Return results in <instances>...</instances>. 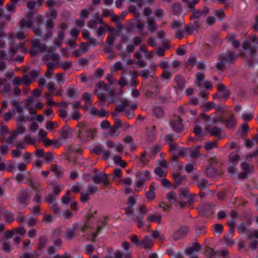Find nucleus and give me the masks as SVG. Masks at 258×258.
Wrapping results in <instances>:
<instances>
[{
	"mask_svg": "<svg viewBox=\"0 0 258 258\" xmlns=\"http://www.w3.org/2000/svg\"><path fill=\"white\" fill-rule=\"evenodd\" d=\"M44 113L47 116L48 118L51 119L54 116L52 109L50 108H46L44 110Z\"/></svg>",
	"mask_w": 258,
	"mask_h": 258,
	"instance_id": "41",
	"label": "nucleus"
},
{
	"mask_svg": "<svg viewBox=\"0 0 258 258\" xmlns=\"http://www.w3.org/2000/svg\"><path fill=\"white\" fill-rule=\"evenodd\" d=\"M200 249V246L197 243H195L192 246L188 248L187 253L189 254H192L195 252H197Z\"/></svg>",
	"mask_w": 258,
	"mask_h": 258,
	"instance_id": "24",
	"label": "nucleus"
},
{
	"mask_svg": "<svg viewBox=\"0 0 258 258\" xmlns=\"http://www.w3.org/2000/svg\"><path fill=\"white\" fill-rule=\"evenodd\" d=\"M35 6V3L34 2H29L27 5V8L25 10V13L30 14H33L34 13L33 9Z\"/></svg>",
	"mask_w": 258,
	"mask_h": 258,
	"instance_id": "29",
	"label": "nucleus"
},
{
	"mask_svg": "<svg viewBox=\"0 0 258 258\" xmlns=\"http://www.w3.org/2000/svg\"><path fill=\"white\" fill-rule=\"evenodd\" d=\"M214 14L220 19H221L225 17L224 13L221 9L216 10L214 12Z\"/></svg>",
	"mask_w": 258,
	"mask_h": 258,
	"instance_id": "49",
	"label": "nucleus"
},
{
	"mask_svg": "<svg viewBox=\"0 0 258 258\" xmlns=\"http://www.w3.org/2000/svg\"><path fill=\"white\" fill-rule=\"evenodd\" d=\"M199 187L201 189L206 188L208 185V183L204 179H201L198 181Z\"/></svg>",
	"mask_w": 258,
	"mask_h": 258,
	"instance_id": "54",
	"label": "nucleus"
},
{
	"mask_svg": "<svg viewBox=\"0 0 258 258\" xmlns=\"http://www.w3.org/2000/svg\"><path fill=\"white\" fill-rule=\"evenodd\" d=\"M5 217L6 221L9 223H11L14 220V216L11 212H6L5 214Z\"/></svg>",
	"mask_w": 258,
	"mask_h": 258,
	"instance_id": "43",
	"label": "nucleus"
},
{
	"mask_svg": "<svg viewBox=\"0 0 258 258\" xmlns=\"http://www.w3.org/2000/svg\"><path fill=\"white\" fill-rule=\"evenodd\" d=\"M166 198L170 203L175 204L176 206H179V202H180L179 199V198L178 199H177L176 195L174 192L171 191L167 194Z\"/></svg>",
	"mask_w": 258,
	"mask_h": 258,
	"instance_id": "15",
	"label": "nucleus"
},
{
	"mask_svg": "<svg viewBox=\"0 0 258 258\" xmlns=\"http://www.w3.org/2000/svg\"><path fill=\"white\" fill-rule=\"evenodd\" d=\"M142 243L145 248L150 247L153 243L151 237L150 236L145 237L142 240Z\"/></svg>",
	"mask_w": 258,
	"mask_h": 258,
	"instance_id": "23",
	"label": "nucleus"
},
{
	"mask_svg": "<svg viewBox=\"0 0 258 258\" xmlns=\"http://www.w3.org/2000/svg\"><path fill=\"white\" fill-rule=\"evenodd\" d=\"M83 98L87 103H91L93 100L92 95L88 93H85L83 95Z\"/></svg>",
	"mask_w": 258,
	"mask_h": 258,
	"instance_id": "45",
	"label": "nucleus"
},
{
	"mask_svg": "<svg viewBox=\"0 0 258 258\" xmlns=\"http://www.w3.org/2000/svg\"><path fill=\"white\" fill-rule=\"evenodd\" d=\"M129 1L136 4L138 8H140L142 6L143 3V0H129Z\"/></svg>",
	"mask_w": 258,
	"mask_h": 258,
	"instance_id": "61",
	"label": "nucleus"
},
{
	"mask_svg": "<svg viewBox=\"0 0 258 258\" xmlns=\"http://www.w3.org/2000/svg\"><path fill=\"white\" fill-rule=\"evenodd\" d=\"M68 94L72 97H75L77 95V91L75 88L69 87L67 90Z\"/></svg>",
	"mask_w": 258,
	"mask_h": 258,
	"instance_id": "48",
	"label": "nucleus"
},
{
	"mask_svg": "<svg viewBox=\"0 0 258 258\" xmlns=\"http://www.w3.org/2000/svg\"><path fill=\"white\" fill-rule=\"evenodd\" d=\"M11 248L10 244L7 243H4L3 245L2 249L3 250L8 252L10 250Z\"/></svg>",
	"mask_w": 258,
	"mask_h": 258,
	"instance_id": "64",
	"label": "nucleus"
},
{
	"mask_svg": "<svg viewBox=\"0 0 258 258\" xmlns=\"http://www.w3.org/2000/svg\"><path fill=\"white\" fill-rule=\"evenodd\" d=\"M15 235H19L22 237L26 234V231L23 228L20 227L14 230Z\"/></svg>",
	"mask_w": 258,
	"mask_h": 258,
	"instance_id": "40",
	"label": "nucleus"
},
{
	"mask_svg": "<svg viewBox=\"0 0 258 258\" xmlns=\"http://www.w3.org/2000/svg\"><path fill=\"white\" fill-rule=\"evenodd\" d=\"M179 206L183 207L186 203L189 202L191 198L189 197V191L187 188L181 189L179 190Z\"/></svg>",
	"mask_w": 258,
	"mask_h": 258,
	"instance_id": "5",
	"label": "nucleus"
},
{
	"mask_svg": "<svg viewBox=\"0 0 258 258\" xmlns=\"http://www.w3.org/2000/svg\"><path fill=\"white\" fill-rule=\"evenodd\" d=\"M120 124V120L116 121V125L110 128L109 134L111 136H117L119 135L118 126Z\"/></svg>",
	"mask_w": 258,
	"mask_h": 258,
	"instance_id": "17",
	"label": "nucleus"
},
{
	"mask_svg": "<svg viewBox=\"0 0 258 258\" xmlns=\"http://www.w3.org/2000/svg\"><path fill=\"white\" fill-rule=\"evenodd\" d=\"M170 151L173 155L175 156L178 157L184 154L185 149L178 147L177 145L172 144L170 146Z\"/></svg>",
	"mask_w": 258,
	"mask_h": 258,
	"instance_id": "14",
	"label": "nucleus"
},
{
	"mask_svg": "<svg viewBox=\"0 0 258 258\" xmlns=\"http://www.w3.org/2000/svg\"><path fill=\"white\" fill-rule=\"evenodd\" d=\"M91 11V9L89 10H83L80 13L81 18L83 20L86 19L88 17V15L90 14Z\"/></svg>",
	"mask_w": 258,
	"mask_h": 258,
	"instance_id": "42",
	"label": "nucleus"
},
{
	"mask_svg": "<svg viewBox=\"0 0 258 258\" xmlns=\"http://www.w3.org/2000/svg\"><path fill=\"white\" fill-rule=\"evenodd\" d=\"M175 81L177 87L181 89L184 87V81L183 78L179 76H176L175 78Z\"/></svg>",
	"mask_w": 258,
	"mask_h": 258,
	"instance_id": "30",
	"label": "nucleus"
},
{
	"mask_svg": "<svg viewBox=\"0 0 258 258\" xmlns=\"http://www.w3.org/2000/svg\"><path fill=\"white\" fill-rule=\"evenodd\" d=\"M148 30L150 31H153L157 29V27L153 20H149L148 22Z\"/></svg>",
	"mask_w": 258,
	"mask_h": 258,
	"instance_id": "32",
	"label": "nucleus"
},
{
	"mask_svg": "<svg viewBox=\"0 0 258 258\" xmlns=\"http://www.w3.org/2000/svg\"><path fill=\"white\" fill-rule=\"evenodd\" d=\"M218 92L217 95L219 96L221 100H225L230 96V93L228 90L226 89L223 84L218 85Z\"/></svg>",
	"mask_w": 258,
	"mask_h": 258,
	"instance_id": "10",
	"label": "nucleus"
},
{
	"mask_svg": "<svg viewBox=\"0 0 258 258\" xmlns=\"http://www.w3.org/2000/svg\"><path fill=\"white\" fill-rule=\"evenodd\" d=\"M257 43L258 39L254 35L250 36L249 40L245 41L243 44L242 48L243 51L242 52L241 54L244 55V51H245L252 55L256 51V45Z\"/></svg>",
	"mask_w": 258,
	"mask_h": 258,
	"instance_id": "3",
	"label": "nucleus"
},
{
	"mask_svg": "<svg viewBox=\"0 0 258 258\" xmlns=\"http://www.w3.org/2000/svg\"><path fill=\"white\" fill-rule=\"evenodd\" d=\"M155 187L153 185H151L150 186V190L146 192V196L149 199H153L155 197Z\"/></svg>",
	"mask_w": 258,
	"mask_h": 258,
	"instance_id": "27",
	"label": "nucleus"
},
{
	"mask_svg": "<svg viewBox=\"0 0 258 258\" xmlns=\"http://www.w3.org/2000/svg\"><path fill=\"white\" fill-rule=\"evenodd\" d=\"M30 158L31 155L28 153H26L23 156V160L26 163V164L30 162Z\"/></svg>",
	"mask_w": 258,
	"mask_h": 258,
	"instance_id": "62",
	"label": "nucleus"
},
{
	"mask_svg": "<svg viewBox=\"0 0 258 258\" xmlns=\"http://www.w3.org/2000/svg\"><path fill=\"white\" fill-rule=\"evenodd\" d=\"M71 116L72 119L77 120L81 118V114L78 111L74 110L71 113Z\"/></svg>",
	"mask_w": 258,
	"mask_h": 258,
	"instance_id": "44",
	"label": "nucleus"
},
{
	"mask_svg": "<svg viewBox=\"0 0 258 258\" xmlns=\"http://www.w3.org/2000/svg\"><path fill=\"white\" fill-rule=\"evenodd\" d=\"M46 202L49 204H53L54 201V197L52 195H49L46 198Z\"/></svg>",
	"mask_w": 258,
	"mask_h": 258,
	"instance_id": "63",
	"label": "nucleus"
},
{
	"mask_svg": "<svg viewBox=\"0 0 258 258\" xmlns=\"http://www.w3.org/2000/svg\"><path fill=\"white\" fill-rule=\"evenodd\" d=\"M114 177L115 178H119L121 176V170L120 169H115L114 170Z\"/></svg>",
	"mask_w": 258,
	"mask_h": 258,
	"instance_id": "58",
	"label": "nucleus"
},
{
	"mask_svg": "<svg viewBox=\"0 0 258 258\" xmlns=\"http://www.w3.org/2000/svg\"><path fill=\"white\" fill-rule=\"evenodd\" d=\"M236 57V55L233 54H230L229 56H227L225 54H222L220 56V59L224 60L225 59L226 61H231Z\"/></svg>",
	"mask_w": 258,
	"mask_h": 258,
	"instance_id": "36",
	"label": "nucleus"
},
{
	"mask_svg": "<svg viewBox=\"0 0 258 258\" xmlns=\"http://www.w3.org/2000/svg\"><path fill=\"white\" fill-rule=\"evenodd\" d=\"M24 108L21 106H18L15 109V117L19 122L26 121L28 120L27 116L23 115Z\"/></svg>",
	"mask_w": 258,
	"mask_h": 258,
	"instance_id": "11",
	"label": "nucleus"
},
{
	"mask_svg": "<svg viewBox=\"0 0 258 258\" xmlns=\"http://www.w3.org/2000/svg\"><path fill=\"white\" fill-rule=\"evenodd\" d=\"M63 189V186L58 185H55L53 186V194L55 196L57 195L62 189Z\"/></svg>",
	"mask_w": 258,
	"mask_h": 258,
	"instance_id": "53",
	"label": "nucleus"
},
{
	"mask_svg": "<svg viewBox=\"0 0 258 258\" xmlns=\"http://www.w3.org/2000/svg\"><path fill=\"white\" fill-rule=\"evenodd\" d=\"M204 147L207 150H210L217 147L216 143L215 142H206L205 144Z\"/></svg>",
	"mask_w": 258,
	"mask_h": 258,
	"instance_id": "35",
	"label": "nucleus"
},
{
	"mask_svg": "<svg viewBox=\"0 0 258 258\" xmlns=\"http://www.w3.org/2000/svg\"><path fill=\"white\" fill-rule=\"evenodd\" d=\"M171 125L174 130L177 132L180 131L183 126L181 119L178 116H174L171 121Z\"/></svg>",
	"mask_w": 258,
	"mask_h": 258,
	"instance_id": "13",
	"label": "nucleus"
},
{
	"mask_svg": "<svg viewBox=\"0 0 258 258\" xmlns=\"http://www.w3.org/2000/svg\"><path fill=\"white\" fill-rule=\"evenodd\" d=\"M33 15V14H30L25 13V16L20 23L21 28H27L32 26L33 23V21H32Z\"/></svg>",
	"mask_w": 258,
	"mask_h": 258,
	"instance_id": "8",
	"label": "nucleus"
},
{
	"mask_svg": "<svg viewBox=\"0 0 258 258\" xmlns=\"http://www.w3.org/2000/svg\"><path fill=\"white\" fill-rule=\"evenodd\" d=\"M140 200L141 198L138 196H136V197H130L128 199L127 204L130 207H132L134 206L135 204V199Z\"/></svg>",
	"mask_w": 258,
	"mask_h": 258,
	"instance_id": "38",
	"label": "nucleus"
},
{
	"mask_svg": "<svg viewBox=\"0 0 258 258\" xmlns=\"http://www.w3.org/2000/svg\"><path fill=\"white\" fill-rule=\"evenodd\" d=\"M110 126L109 122L107 120H103L100 123V126L102 129H106L109 128Z\"/></svg>",
	"mask_w": 258,
	"mask_h": 258,
	"instance_id": "56",
	"label": "nucleus"
},
{
	"mask_svg": "<svg viewBox=\"0 0 258 258\" xmlns=\"http://www.w3.org/2000/svg\"><path fill=\"white\" fill-rule=\"evenodd\" d=\"M70 191H68L67 192V195L64 196L62 198V202L64 204H68L70 201V198L68 197V195L70 194Z\"/></svg>",
	"mask_w": 258,
	"mask_h": 258,
	"instance_id": "60",
	"label": "nucleus"
},
{
	"mask_svg": "<svg viewBox=\"0 0 258 258\" xmlns=\"http://www.w3.org/2000/svg\"><path fill=\"white\" fill-rule=\"evenodd\" d=\"M47 135V133L45 130H44L43 129H40L38 132L39 140L40 141V140H42V139L45 138Z\"/></svg>",
	"mask_w": 258,
	"mask_h": 258,
	"instance_id": "52",
	"label": "nucleus"
},
{
	"mask_svg": "<svg viewBox=\"0 0 258 258\" xmlns=\"http://www.w3.org/2000/svg\"><path fill=\"white\" fill-rule=\"evenodd\" d=\"M155 172L157 175L160 177H164L166 175V172L165 170L163 169L161 167L156 168L155 169Z\"/></svg>",
	"mask_w": 258,
	"mask_h": 258,
	"instance_id": "39",
	"label": "nucleus"
},
{
	"mask_svg": "<svg viewBox=\"0 0 258 258\" xmlns=\"http://www.w3.org/2000/svg\"><path fill=\"white\" fill-rule=\"evenodd\" d=\"M122 69V65L120 61L116 62L111 67L112 71H115Z\"/></svg>",
	"mask_w": 258,
	"mask_h": 258,
	"instance_id": "37",
	"label": "nucleus"
},
{
	"mask_svg": "<svg viewBox=\"0 0 258 258\" xmlns=\"http://www.w3.org/2000/svg\"><path fill=\"white\" fill-rule=\"evenodd\" d=\"M47 71L46 76H49L52 73L53 69L55 68V64L53 62H49L47 64Z\"/></svg>",
	"mask_w": 258,
	"mask_h": 258,
	"instance_id": "33",
	"label": "nucleus"
},
{
	"mask_svg": "<svg viewBox=\"0 0 258 258\" xmlns=\"http://www.w3.org/2000/svg\"><path fill=\"white\" fill-rule=\"evenodd\" d=\"M74 231L75 229L74 228H72L71 229H69L67 232H66V238L68 240H71L73 238V236L74 235Z\"/></svg>",
	"mask_w": 258,
	"mask_h": 258,
	"instance_id": "46",
	"label": "nucleus"
},
{
	"mask_svg": "<svg viewBox=\"0 0 258 258\" xmlns=\"http://www.w3.org/2000/svg\"><path fill=\"white\" fill-rule=\"evenodd\" d=\"M32 44L33 45V47L37 49L38 50L42 51H46V47L43 45L41 44L40 43V42L39 40L38 39H33L32 41Z\"/></svg>",
	"mask_w": 258,
	"mask_h": 258,
	"instance_id": "16",
	"label": "nucleus"
},
{
	"mask_svg": "<svg viewBox=\"0 0 258 258\" xmlns=\"http://www.w3.org/2000/svg\"><path fill=\"white\" fill-rule=\"evenodd\" d=\"M240 158V155L237 152H232L230 154L229 161L231 163H234L239 160Z\"/></svg>",
	"mask_w": 258,
	"mask_h": 258,
	"instance_id": "21",
	"label": "nucleus"
},
{
	"mask_svg": "<svg viewBox=\"0 0 258 258\" xmlns=\"http://www.w3.org/2000/svg\"><path fill=\"white\" fill-rule=\"evenodd\" d=\"M160 147L158 146H155L151 148L149 151L146 153L147 156L153 157L159 151Z\"/></svg>",
	"mask_w": 258,
	"mask_h": 258,
	"instance_id": "18",
	"label": "nucleus"
},
{
	"mask_svg": "<svg viewBox=\"0 0 258 258\" xmlns=\"http://www.w3.org/2000/svg\"><path fill=\"white\" fill-rule=\"evenodd\" d=\"M92 179L96 183H102L104 185H107L109 182L107 175L102 172L94 176Z\"/></svg>",
	"mask_w": 258,
	"mask_h": 258,
	"instance_id": "9",
	"label": "nucleus"
},
{
	"mask_svg": "<svg viewBox=\"0 0 258 258\" xmlns=\"http://www.w3.org/2000/svg\"><path fill=\"white\" fill-rule=\"evenodd\" d=\"M32 79L29 76H25L22 79V83L25 85H28L31 83Z\"/></svg>",
	"mask_w": 258,
	"mask_h": 258,
	"instance_id": "50",
	"label": "nucleus"
},
{
	"mask_svg": "<svg viewBox=\"0 0 258 258\" xmlns=\"http://www.w3.org/2000/svg\"><path fill=\"white\" fill-rule=\"evenodd\" d=\"M57 127V124L54 123L52 121H49L47 122L46 128L48 131H52L54 128Z\"/></svg>",
	"mask_w": 258,
	"mask_h": 258,
	"instance_id": "47",
	"label": "nucleus"
},
{
	"mask_svg": "<svg viewBox=\"0 0 258 258\" xmlns=\"http://www.w3.org/2000/svg\"><path fill=\"white\" fill-rule=\"evenodd\" d=\"M213 229L215 232L217 233H221L222 232L223 226L221 224H216L214 225Z\"/></svg>",
	"mask_w": 258,
	"mask_h": 258,
	"instance_id": "51",
	"label": "nucleus"
},
{
	"mask_svg": "<svg viewBox=\"0 0 258 258\" xmlns=\"http://www.w3.org/2000/svg\"><path fill=\"white\" fill-rule=\"evenodd\" d=\"M78 132L80 137L87 139L93 138L96 132L95 129L85 130L83 127H82L81 128L79 129Z\"/></svg>",
	"mask_w": 258,
	"mask_h": 258,
	"instance_id": "7",
	"label": "nucleus"
},
{
	"mask_svg": "<svg viewBox=\"0 0 258 258\" xmlns=\"http://www.w3.org/2000/svg\"><path fill=\"white\" fill-rule=\"evenodd\" d=\"M240 117L244 121H249L253 117L252 112H243L239 115Z\"/></svg>",
	"mask_w": 258,
	"mask_h": 258,
	"instance_id": "19",
	"label": "nucleus"
},
{
	"mask_svg": "<svg viewBox=\"0 0 258 258\" xmlns=\"http://www.w3.org/2000/svg\"><path fill=\"white\" fill-rule=\"evenodd\" d=\"M114 162L116 165H119L121 167L124 168L125 167L126 163L121 160V157L118 156H115L114 157Z\"/></svg>",
	"mask_w": 258,
	"mask_h": 258,
	"instance_id": "25",
	"label": "nucleus"
},
{
	"mask_svg": "<svg viewBox=\"0 0 258 258\" xmlns=\"http://www.w3.org/2000/svg\"><path fill=\"white\" fill-rule=\"evenodd\" d=\"M236 123V119L233 115H231L226 120V125L228 127H233Z\"/></svg>",
	"mask_w": 258,
	"mask_h": 258,
	"instance_id": "28",
	"label": "nucleus"
},
{
	"mask_svg": "<svg viewBox=\"0 0 258 258\" xmlns=\"http://www.w3.org/2000/svg\"><path fill=\"white\" fill-rule=\"evenodd\" d=\"M154 113L157 117H161L163 115V112L161 108L156 107L154 109Z\"/></svg>",
	"mask_w": 258,
	"mask_h": 258,
	"instance_id": "55",
	"label": "nucleus"
},
{
	"mask_svg": "<svg viewBox=\"0 0 258 258\" xmlns=\"http://www.w3.org/2000/svg\"><path fill=\"white\" fill-rule=\"evenodd\" d=\"M41 94V91L38 89H35L32 92V97L27 99L26 101V106L28 108L30 114H36V112L34 110V102L35 101L34 97H38Z\"/></svg>",
	"mask_w": 258,
	"mask_h": 258,
	"instance_id": "4",
	"label": "nucleus"
},
{
	"mask_svg": "<svg viewBox=\"0 0 258 258\" xmlns=\"http://www.w3.org/2000/svg\"><path fill=\"white\" fill-rule=\"evenodd\" d=\"M117 31L115 30H112L109 33V36L107 38V42L108 44L111 45L113 43L114 39V35L117 34Z\"/></svg>",
	"mask_w": 258,
	"mask_h": 258,
	"instance_id": "22",
	"label": "nucleus"
},
{
	"mask_svg": "<svg viewBox=\"0 0 258 258\" xmlns=\"http://www.w3.org/2000/svg\"><path fill=\"white\" fill-rule=\"evenodd\" d=\"M255 238H258V230L252 231L249 234V239L251 241L249 246L252 249H255L257 247V242Z\"/></svg>",
	"mask_w": 258,
	"mask_h": 258,
	"instance_id": "12",
	"label": "nucleus"
},
{
	"mask_svg": "<svg viewBox=\"0 0 258 258\" xmlns=\"http://www.w3.org/2000/svg\"><path fill=\"white\" fill-rule=\"evenodd\" d=\"M234 38V35H229L227 37V39L228 41L230 42L234 47H237L239 45V42L238 41L235 40Z\"/></svg>",
	"mask_w": 258,
	"mask_h": 258,
	"instance_id": "26",
	"label": "nucleus"
},
{
	"mask_svg": "<svg viewBox=\"0 0 258 258\" xmlns=\"http://www.w3.org/2000/svg\"><path fill=\"white\" fill-rule=\"evenodd\" d=\"M56 81L58 83H62L64 82L63 75L62 74H57L55 76Z\"/></svg>",
	"mask_w": 258,
	"mask_h": 258,
	"instance_id": "57",
	"label": "nucleus"
},
{
	"mask_svg": "<svg viewBox=\"0 0 258 258\" xmlns=\"http://www.w3.org/2000/svg\"><path fill=\"white\" fill-rule=\"evenodd\" d=\"M151 175L147 170L138 172L136 174L134 189L136 191H141L143 189L145 182L150 180Z\"/></svg>",
	"mask_w": 258,
	"mask_h": 258,
	"instance_id": "2",
	"label": "nucleus"
},
{
	"mask_svg": "<svg viewBox=\"0 0 258 258\" xmlns=\"http://www.w3.org/2000/svg\"><path fill=\"white\" fill-rule=\"evenodd\" d=\"M194 132L197 136L200 137L206 133H209L212 136H216L219 139H222L225 136L224 132L221 128L211 126L208 127L206 131H202L201 127L197 123L194 127Z\"/></svg>",
	"mask_w": 258,
	"mask_h": 258,
	"instance_id": "1",
	"label": "nucleus"
},
{
	"mask_svg": "<svg viewBox=\"0 0 258 258\" xmlns=\"http://www.w3.org/2000/svg\"><path fill=\"white\" fill-rule=\"evenodd\" d=\"M241 172L238 176L241 179L245 178L248 174L251 173L253 171V167L249 164L242 162L241 163Z\"/></svg>",
	"mask_w": 258,
	"mask_h": 258,
	"instance_id": "6",
	"label": "nucleus"
},
{
	"mask_svg": "<svg viewBox=\"0 0 258 258\" xmlns=\"http://www.w3.org/2000/svg\"><path fill=\"white\" fill-rule=\"evenodd\" d=\"M63 37H64L63 32L62 31H59L58 36L56 38V40L55 42V46H58L60 45V44L62 43V40Z\"/></svg>",
	"mask_w": 258,
	"mask_h": 258,
	"instance_id": "34",
	"label": "nucleus"
},
{
	"mask_svg": "<svg viewBox=\"0 0 258 258\" xmlns=\"http://www.w3.org/2000/svg\"><path fill=\"white\" fill-rule=\"evenodd\" d=\"M108 30V26L106 25L103 24L100 26L97 31V34L100 36H104L106 31Z\"/></svg>",
	"mask_w": 258,
	"mask_h": 258,
	"instance_id": "31",
	"label": "nucleus"
},
{
	"mask_svg": "<svg viewBox=\"0 0 258 258\" xmlns=\"http://www.w3.org/2000/svg\"><path fill=\"white\" fill-rule=\"evenodd\" d=\"M58 113L59 116L62 118L66 117L68 115L67 111L64 109H59L58 110Z\"/></svg>",
	"mask_w": 258,
	"mask_h": 258,
	"instance_id": "59",
	"label": "nucleus"
},
{
	"mask_svg": "<svg viewBox=\"0 0 258 258\" xmlns=\"http://www.w3.org/2000/svg\"><path fill=\"white\" fill-rule=\"evenodd\" d=\"M161 215L156 213L153 214H151L148 217L149 220L152 222H159L161 220Z\"/></svg>",
	"mask_w": 258,
	"mask_h": 258,
	"instance_id": "20",
	"label": "nucleus"
}]
</instances>
